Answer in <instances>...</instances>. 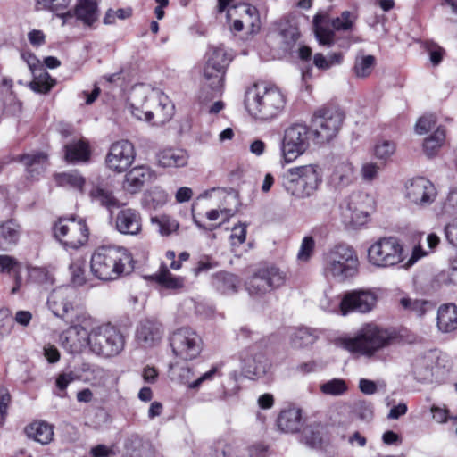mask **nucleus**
Here are the masks:
<instances>
[{
  "instance_id": "15",
  "label": "nucleus",
  "mask_w": 457,
  "mask_h": 457,
  "mask_svg": "<svg viewBox=\"0 0 457 457\" xmlns=\"http://www.w3.org/2000/svg\"><path fill=\"white\" fill-rule=\"evenodd\" d=\"M170 344L173 353L185 361L195 359L203 349L201 337L190 328H181L174 331L170 337Z\"/></svg>"
},
{
  "instance_id": "62",
  "label": "nucleus",
  "mask_w": 457,
  "mask_h": 457,
  "mask_svg": "<svg viewBox=\"0 0 457 457\" xmlns=\"http://www.w3.org/2000/svg\"><path fill=\"white\" fill-rule=\"evenodd\" d=\"M414 374L420 381L428 380L432 377V370L428 366H424V361H418L414 365Z\"/></svg>"
},
{
  "instance_id": "55",
  "label": "nucleus",
  "mask_w": 457,
  "mask_h": 457,
  "mask_svg": "<svg viewBox=\"0 0 457 457\" xmlns=\"http://www.w3.org/2000/svg\"><path fill=\"white\" fill-rule=\"evenodd\" d=\"M314 246L315 241L312 237H303L300 250L297 253L298 260L302 262H307L313 253Z\"/></svg>"
},
{
  "instance_id": "44",
  "label": "nucleus",
  "mask_w": 457,
  "mask_h": 457,
  "mask_svg": "<svg viewBox=\"0 0 457 457\" xmlns=\"http://www.w3.org/2000/svg\"><path fill=\"white\" fill-rule=\"evenodd\" d=\"M396 144L394 141L381 139L376 142L373 147L374 156L380 162L386 163L395 154Z\"/></svg>"
},
{
  "instance_id": "61",
  "label": "nucleus",
  "mask_w": 457,
  "mask_h": 457,
  "mask_svg": "<svg viewBox=\"0 0 457 457\" xmlns=\"http://www.w3.org/2000/svg\"><path fill=\"white\" fill-rule=\"evenodd\" d=\"M246 238V226L245 224L236 225L232 228V233L230 235V240L232 245H242Z\"/></svg>"
},
{
  "instance_id": "47",
  "label": "nucleus",
  "mask_w": 457,
  "mask_h": 457,
  "mask_svg": "<svg viewBox=\"0 0 457 457\" xmlns=\"http://www.w3.org/2000/svg\"><path fill=\"white\" fill-rule=\"evenodd\" d=\"M86 267V261L81 258L73 260L71 263V279L75 286H83L87 283Z\"/></svg>"
},
{
  "instance_id": "35",
  "label": "nucleus",
  "mask_w": 457,
  "mask_h": 457,
  "mask_svg": "<svg viewBox=\"0 0 457 457\" xmlns=\"http://www.w3.org/2000/svg\"><path fill=\"white\" fill-rule=\"evenodd\" d=\"M375 65L376 58L373 55L360 51L354 59L353 72L358 79H366L372 73Z\"/></svg>"
},
{
  "instance_id": "23",
  "label": "nucleus",
  "mask_w": 457,
  "mask_h": 457,
  "mask_svg": "<svg viewBox=\"0 0 457 457\" xmlns=\"http://www.w3.org/2000/svg\"><path fill=\"white\" fill-rule=\"evenodd\" d=\"M164 328L161 322L154 319L141 320L136 330V340L144 348H152L162 339Z\"/></svg>"
},
{
  "instance_id": "38",
  "label": "nucleus",
  "mask_w": 457,
  "mask_h": 457,
  "mask_svg": "<svg viewBox=\"0 0 457 457\" xmlns=\"http://www.w3.org/2000/svg\"><path fill=\"white\" fill-rule=\"evenodd\" d=\"M331 179L337 186L345 187L351 184L354 179V169L349 161L337 163L333 170Z\"/></svg>"
},
{
  "instance_id": "50",
  "label": "nucleus",
  "mask_w": 457,
  "mask_h": 457,
  "mask_svg": "<svg viewBox=\"0 0 457 457\" xmlns=\"http://www.w3.org/2000/svg\"><path fill=\"white\" fill-rule=\"evenodd\" d=\"M320 389L326 395H340L347 390V386L343 379L334 378L321 385Z\"/></svg>"
},
{
  "instance_id": "14",
  "label": "nucleus",
  "mask_w": 457,
  "mask_h": 457,
  "mask_svg": "<svg viewBox=\"0 0 457 457\" xmlns=\"http://www.w3.org/2000/svg\"><path fill=\"white\" fill-rule=\"evenodd\" d=\"M55 237L68 248L78 249L85 245L88 238L86 223L75 218H62L54 227Z\"/></svg>"
},
{
  "instance_id": "60",
  "label": "nucleus",
  "mask_w": 457,
  "mask_h": 457,
  "mask_svg": "<svg viewBox=\"0 0 457 457\" xmlns=\"http://www.w3.org/2000/svg\"><path fill=\"white\" fill-rule=\"evenodd\" d=\"M71 0H37V4L42 8L49 9L52 12H58L67 8Z\"/></svg>"
},
{
  "instance_id": "26",
  "label": "nucleus",
  "mask_w": 457,
  "mask_h": 457,
  "mask_svg": "<svg viewBox=\"0 0 457 457\" xmlns=\"http://www.w3.org/2000/svg\"><path fill=\"white\" fill-rule=\"evenodd\" d=\"M89 332L80 325L71 326L61 336L62 345L71 353L80 352L88 345Z\"/></svg>"
},
{
  "instance_id": "27",
  "label": "nucleus",
  "mask_w": 457,
  "mask_h": 457,
  "mask_svg": "<svg viewBox=\"0 0 457 457\" xmlns=\"http://www.w3.org/2000/svg\"><path fill=\"white\" fill-rule=\"evenodd\" d=\"M115 228L123 235L136 236L139 234L142 229L139 212L131 208L120 211L115 218Z\"/></svg>"
},
{
  "instance_id": "20",
  "label": "nucleus",
  "mask_w": 457,
  "mask_h": 457,
  "mask_svg": "<svg viewBox=\"0 0 457 457\" xmlns=\"http://www.w3.org/2000/svg\"><path fill=\"white\" fill-rule=\"evenodd\" d=\"M21 58L27 63L33 74V79L29 83V87L38 94H46L54 86L55 80L40 66V61L31 52L23 51Z\"/></svg>"
},
{
  "instance_id": "59",
  "label": "nucleus",
  "mask_w": 457,
  "mask_h": 457,
  "mask_svg": "<svg viewBox=\"0 0 457 457\" xmlns=\"http://www.w3.org/2000/svg\"><path fill=\"white\" fill-rule=\"evenodd\" d=\"M440 279L445 284L457 286V256L451 262L449 268L442 271Z\"/></svg>"
},
{
  "instance_id": "46",
  "label": "nucleus",
  "mask_w": 457,
  "mask_h": 457,
  "mask_svg": "<svg viewBox=\"0 0 457 457\" xmlns=\"http://www.w3.org/2000/svg\"><path fill=\"white\" fill-rule=\"evenodd\" d=\"M445 138V131L438 127L433 134L424 140L423 148L428 156H433L442 146Z\"/></svg>"
},
{
  "instance_id": "28",
  "label": "nucleus",
  "mask_w": 457,
  "mask_h": 457,
  "mask_svg": "<svg viewBox=\"0 0 457 457\" xmlns=\"http://www.w3.org/2000/svg\"><path fill=\"white\" fill-rule=\"evenodd\" d=\"M157 162L163 168H180L188 162L187 151L180 148H166L156 155Z\"/></svg>"
},
{
  "instance_id": "2",
  "label": "nucleus",
  "mask_w": 457,
  "mask_h": 457,
  "mask_svg": "<svg viewBox=\"0 0 457 457\" xmlns=\"http://www.w3.org/2000/svg\"><path fill=\"white\" fill-rule=\"evenodd\" d=\"M133 269L132 255L124 247L103 245L97 247L91 255V273L100 280L117 279L130 273Z\"/></svg>"
},
{
  "instance_id": "40",
  "label": "nucleus",
  "mask_w": 457,
  "mask_h": 457,
  "mask_svg": "<svg viewBox=\"0 0 457 457\" xmlns=\"http://www.w3.org/2000/svg\"><path fill=\"white\" fill-rule=\"evenodd\" d=\"M216 372L217 368L212 367L209 371L204 373L195 380H193L194 374L192 370L188 367H185L180 369L179 378L181 381L184 384H186L189 388L196 389L201 386L203 382L212 379Z\"/></svg>"
},
{
  "instance_id": "56",
  "label": "nucleus",
  "mask_w": 457,
  "mask_h": 457,
  "mask_svg": "<svg viewBox=\"0 0 457 457\" xmlns=\"http://www.w3.org/2000/svg\"><path fill=\"white\" fill-rule=\"evenodd\" d=\"M132 14V11L130 8H120L116 11L112 9L107 10L104 17V23L105 25H112L115 23L116 18L120 20H125L129 17H130Z\"/></svg>"
},
{
  "instance_id": "52",
  "label": "nucleus",
  "mask_w": 457,
  "mask_h": 457,
  "mask_svg": "<svg viewBox=\"0 0 457 457\" xmlns=\"http://www.w3.org/2000/svg\"><path fill=\"white\" fill-rule=\"evenodd\" d=\"M380 170V165L376 162H365L361 168V177L365 182H372L378 177Z\"/></svg>"
},
{
  "instance_id": "16",
  "label": "nucleus",
  "mask_w": 457,
  "mask_h": 457,
  "mask_svg": "<svg viewBox=\"0 0 457 457\" xmlns=\"http://www.w3.org/2000/svg\"><path fill=\"white\" fill-rule=\"evenodd\" d=\"M437 195L435 185L425 177H415L404 185V198L411 204L420 209L431 205Z\"/></svg>"
},
{
  "instance_id": "34",
  "label": "nucleus",
  "mask_w": 457,
  "mask_h": 457,
  "mask_svg": "<svg viewBox=\"0 0 457 457\" xmlns=\"http://www.w3.org/2000/svg\"><path fill=\"white\" fill-rule=\"evenodd\" d=\"M20 237V226L13 220L0 225V250L6 251L17 244Z\"/></svg>"
},
{
  "instance_id": "53",
  "label": "nucleus",
  "mask_w": 457,
  "mask_h": 457,
  "mask_svg": "<svg viewBox=\"0 0 457 457\" xmlns=\"http://www.w3.org/2000/svg\"><path fill=\"white\" fill-rule=\"evenodd\" d=\"M436 123V119L433 114H427L420 117L415 124V132L418 135H424L432 129Z\"/></svg>"
},
{
  "instance_id": "10",
  "label": "nucleus",
  "mask_w": 457,
  "mask_h": 457,
  "mask_svg": "<svg viewBox=\"0 0 457 457\" xmlns=\"http://www.w3.org/2000/svg\"><path fill=\"white\" fill-rule=\"evenodd\" d=\"M287 280L286 273L274 265L259 268L245 282L250 295L261 296L282 287Z\"/></svg>"
},
{
  "instance_id": "9",
  "label": "nucleus",
  "mask_w": 457,
  "mask_h": 457,
  "mask_svg": "<svg viewBox=\"0 0 457 457\" xmlns=\"http://www.w3.org/2000/svg\"><path fill=\"white\" fill-rule=\"evenodd\" d=\"M404 250L396 237H382L368 249V260L378 268H388L403 262Z\"/></svg>"
},
{
  "instance_id": "54",
  "label": "nucleus",
  "mask_w": 457,
  "mask_h": 457,
  "mask_svg": "<svg viewBox=\"0 0 457 457\" xmlns=\"http://www.w3.org/2000/svg\"><path fill=\"white\" fill-rule=\"evenodd\" d=\"M32 280L42 285H51L54 282L52 275L45 268L35 267L29 270Z\"/></svg>"
},
{
  "instance_id": "36",
  "label": "nucleus",
  "mask_w": 457,
  "mask_h": 457,
  "mask_svg": "<svg viewBox=\"0 0 457 457\" xmlns=\"http://www.w3.org/2000/svg\"><path fill=\"white\" fill-rule=\"evenodd\" d=\"M54 178L58 186L83 192L86 179L78 170L59 173Z\"/></svg>"
},
{
  "instance_id": "33",
  "label": "nucleus",
  "mask_w": 457,
  "mask_h": 457,
  "mask_svg": "<svg viewBox=\"0 0 457 457\" xmlns=\"http://www.w3.org/2000/svg\"><path fill=\"white\" fill-rule=\"evenodd\" d=\"M25 432L28 437L42 445L49 444L54 436V428L45 421H36L29 425Z\"/></svg>"
},
{
  "instance_id": "64",
  "label": "nucleus",
  "mask_w": 457,
  "mask_h": 457,
  "mask_svg": "<svg viewBox=\"0 0 457 457\" xmlns=\"http://www.w3.org/2000/svg\"><path fill=\"white\" fill-rule=\"evenodd\" d=\"M77 379V376L72 371L61 373L56 378V386L64 391L67 386Z\"/></svg>"
},
{
  "instance_id": "42",
  "label": "nucleus",
  "mask_w": 457,
  "mask_h": 457,
  "mask_svg": "<svg viewBox=\"0 0 457 457\" xmlns=\"http://www.w3.org/2000/svg\"><path fill=\"white\" fill-rule=\"evenodd\" d=\"M156 282L164 288L170 290H179L184 287V279L180 277H176L170 270L162 266L159 272L154 276Z\"/></svg>"
},
{
  "instance_id": "48",
  "label": "nucleus",
  "mask_w": 457,
  "mask_h": 457,
  "mask_svg": "<svg viewBox=\"0 0 457 457\" xmlns=\"http://www.w3.org/2000/svg\"><path fill=\"white\" fill-rule=\"evenodd\" d=\"M21 161L27 167L29 173H39L46 163L47 156L43 153H37L24 155L21 157Z\"/></svg>"
},
{
  "instance_id": "7",
  "label": "nucleus",
  "mask_w": 457,
  "mask_h": 457,
  "mask_svg": "<svg viewBox=\"0 0 457 457\" xmlns=\"http://www.w3.org/2000/svg\"><path fill=\"white\" fill-rule=\"evenodd\" d=\"M230 59L222 46L211 48L203 72L200 98L207 100L217 96L223 87L225 71Z\"/></svg>"
},
{
  "instance_id": "17",
  "label": "nucleus",
  "mask_w": 457,
  "mask_h": 457,
  "mask_svg": "<svg viewBox=\"0 0 457 457\" xmlns=\"http://www.w3.org/2000/svg\"><path fill=\"white\" fill-rule=\"evenodd\" d=\"M372 199L363 193L352 194L341 206L342 220L346 226L359 227L367 221Z\"/></svg>"
},
{
  "instance_id": "11",
  "label": "nucleus",
  "mask_w": 457,
  "mask_h": 457,
  "mask_svg": "<svg viewBox=\"0 0 457 457\" xmlns=\"http://www.w3.org/2000/svg\"><path fill=\"white\" fill-rule=\"evenodd\" d=\"M311 137V130L306 125L295 123L289 126L284 132L281 144V156L285 162H293L303 154L309 148Z\"/></svg>"
},
{
  "instance_id": "29",
  "label": "nucleus",
  "mask_w": 457,
  "mask_h": 457,
  "mask_svg": "<svg viewBox=\"0 0 457 457\" xmlns=\"http://www.w3.org/2000/svg\"><path fill=\"white\" fill-rule=\"evenodd\" d=\"M278 426L285 433H296L300 431L303 426L301 410L290 408L282 411L278 418Z\"/></svg>"
},
{
  "instance_id": "13",
  "label": "nucleus",
  "mask_w": 457,
  "mask_h": 457,
  "mask_svg": "<svg viewBox=\"0 0 457 457\" xmlns=\"http://www.w3.org/2000/svg\"><path fill=\"white\" fill-rule=\"evenodd\" d=\"M333 29L328 27L329 20L328 14L317 13L313 18L314 33L320 45L332 46L335 43V30L347 31L353 25L352 13L349 11H344L339 17L330 21Z\"/></svg>"
},
{
  "instance_id": "22",
  "label": "nucleus",
  "mask_w": 457,
  "mask_h": 457,
  "mask_svg": "<svg viewBox=\"0 0 457 457\" xmlns=\"http://www.w3.org/2000/svg\"><path fill=\"white\" fill-rule=\"evenodd\" d=\"M377 301V295L370 290L352 291L345 294L340 302V311L343 315L349 312L367 313L375 307Z\"/></svg>"
},
{
  "instance_id": "49",
  "label": "nucleus",
  "mask_w": 457,
  "mask_h": 457,
  "mask_svg": "<svg viewBox=\"0 0 457 457\" xmlns=\"http://www.w3.org/2000/svg\"><path fill=\"white\" fill-rule=\"evenodd\" d=\"M300 33L298 28L293 24L287 23L280 30L282 42L285 44L286 49H290L298 40Z\"/></svg>"
},
{
  "instance_id": "25",
  "label": "nucleus",
  "mask_w": 457,
  "mask_h": 457,
  "mask_svg": "<svg viewBox=\"0 0 457 457\" xmlns=\"http://www.w3.org/2000/svg\"><path fill=\"white\" fill-rule=\"evenodd\" d=\"M57 15L63 19V24L69 18L76 17L84 26L91 27L99 17L97 0H78L72 12Z\"/></svg>"
},
{
  "instance_id": "21",
  "label": "nucleus",
  "mask_w": 457,
  "mask_h": 457,
  "mask_svg": "<svg viewBox=\"0 0 457 457\" xmlns=\"http://www.w3.org/2000/svg\"><path fill=\"white\" fill-rule=\"evenodd\" d=\"M75 298V291L70 287H60L54 289L48 296L47 303L53 313L65 320L72 323L71 312L73 311L72 303Z\"/></svg>"
},
{
  "instance_id": "37",
  "label": "nucleus",
  "mask_w": 457,
  "mask_h": 457,
  "mask_svg": "<svg viewBox=\"0 0 457 457\" xmlns=\"http://www.w3.org/2000/svg\"><path fill=\"white\" fill-rule=\"evenodd\" d=\"M212 285L222 294L236 293L240 285V279L234 274L220 272L213 278Z\"/></svg>"
},
{
  "instance_id": "51",
  "label": "nucleus",
  "mask_w": 457,
  "mask_h": 457,
  "mask_svg": "<svg viewBox=\"0 0 457 457\" xmlns=\"http://www.w3.org/2000/svg\"><path fill=\"white\" fill-rule=\"evenodd\" d=\"M320 428V425L311 426L305 428L303 431V440L305 444L311 447L320 446L322 442Z\"/></svg>"
},
{
  "instance_id": "3",
  "label": "nucleus",
  "mask_w": 457,
  "mask_h": 457,
  "mask_svg": "<svg viewBox=\"0 0 457 457\" xmlns=\"http://www.w3.org/2000/svg\"><path fill=\"white\" fill-rule=\"evenodd\" d=\"M285 96L275 87L253 85L245 96V106L251 116L261 120H270L277 117L284 109Z\"/></svg>"
},
{
  "instance_id": "32",
  "label": "nucleus",
  "mask_w": 457,
  "mask_h": 457,
  "mask_svg": "<svg viewBox=\"0 0 457 457\" xmlns=\"http://www.w3.org/2000/svg\"><path fill=\"white\" fill-rule=\"evenodd\" d=\"M237 199L234 194H227L223 198V203L220 205V219L221 221L218 225H211L209 227L203 226L199 221L195 220V223L196 226L202 229L212 231L215 228H219L221 223L228 221L231 217H233L237 212Z\"/></svg>"
},
{
  "instance_id": "24",
  "label": "nucleus",
  "mask_w": 457,
  "mask_h": 457,
  "mask_svg": "<svg viewBox=\"0 0 457 457\" xmlns=\"http://www.w3.org/2000/svg\"><path fill=\"white\" fill-rule=\"evenodd\" d=\"M155 171L147 165H137L129 170L123 179L122 188L129 194H137L147 183L154 180Z\"/></svg>"
},
{
  "instance_id": "41",
  "label": "nucleus",
  "mask_w": 457,
  "mask_h": 457,
  "mask_svg": "<svg viewBox=\"0 0 457 457\" xmlns=\"http://www.w3.org/2000/svg\"><path fill=\"white\" fill-rule=\"evenodd\" d=\"M317 336L308 328H298L290 336L292 347L301 349L315 343Z\"/></svg>"
},
{
  "instance_id": "63",
  "label": "nucleus",
  "mask_w": 457,
  "mask_h": 457,
  "mask_svg": "<svg viewBox=\"0 0 457 457\" xmlns=\"http://www.w3.org/2000/svg\"><path fill=\"white\" fill-rule=\"evenodd\" d=\"M445 234L448 242L457 247V217L445 226Z\"/></svg>"
},
{
  "instance_id": "8",
  "label": "nucleus",
  "mask_w": 457,
  "mask_h": 457,
  "mask_svg": "<svg viewBox=\"0 0 457 457\" xmlns=\"http://www.w3.org/2000/svg\"><path fill=\"white\" fill-rule=\"evenodd\" d=\"M124 337L113 326L101 325L91 329L88 347L98 356L110 358L118 355L124 348Z\"/></svg>"
},
{
  "instance_id": "45",
  "label": "nucleus",
  "mask_w": 457,
  "mask_h": 457,
  "mask_svg": "<svg viewBox=\"0 0 457 457\" xmlns=\"http://www.w3.org/2000/svg\"><path fill=\"white\" fill-rule=\"evenodd\" d=\"M151 222L155 226L156 230L163 237L170 236L179 228L178 221L165 214L152 217Z\"/></svg>"
},
{
  "instance_id": "30",
  "label": "nucleus",
  "mask_w": 457,
  "mask_h": 457,
  "mask_svg": "<svg viewBox=\"0 0 457 457\" xmlns=\"http://www.w3.org/2000/svg\"><path fill=\"white\" fill-rule=\"evenodd\" d=\"M437 328L444 333L457 329V307L453 303L444 304L437 311Z\"/></svg>"
},
{
  "instance_id": "4",
  "label": "nucleus",
  "mask_w": 457,
  "mask_h": 457,
  "mask_svg": "<svg viewBox=\"0 0 457 457\" xmlns=\"http://www.w3.org/2000/svg\"><path fill=\"white\" fill-rule=\"evenodd\" d=\"M322 183V170L315 163L295 166L282 176V187L296 200L312 197Z\"/></svg>"
},
{
  "instance_id": "12",
  "label": "nucleus",
  "mask_w": 457,
  "mask_h": 457,
  "mask_svg": "<svg viewBox=\"0 0 457 457\" xmlns=\"http://www.w3.org/2000/svg\"><path fill=\"white\" fill-rule=\"evenodd\" d=\"M343 122V115L335 110H319L311 122V135L315 144L330 141L339 131Z\"/></svg>"
},
{
  "instance_id": "43",
  "label": "nucleus",
  "mask_w": 457,
  "mask_h": 457,
  "mask_svg": "<svg viewBox=\"0 0 457 457\" xmlns=\"http://www.w3.org/2000/svg\"><path fill=\"white\" fill-rule=\"evenodd\" d=\"M89 195L92 201L98 203L109 210L120 207L119 200L112 195V192L106 188L96 187L90 191Z\"/></svg>"
},
{
  "instance_id": "6",
  "label": "nucleus",
  "mask_w": 457,
  "mask_h": 457,
  "mask_svg": "<svg viewBox=\"0 0 457 457\" xmlns=\"http://www.w3.org/2000/svg\"><path fill=\"white\" fill-rule=\"evenodd\" d=\"M395 338L393 333L374 324L364 325L354 337L339 339V345L350 353L370 357L388 346Z\"/></svg>"
},
{
  "instance_id": "5",
  "label": "nucleus",
  "mask_w": 457,
  "mask_h": 457,
  "mask_svg": "<svg viewBox=\"0 0 457 457\" xmlns=\"http://www.w3.org/2000/svg\"><path fill=\"white\" fill-rule=\"evenodd\" d=\"M358 270V255L350 245H336L323 254L322 273L328 279L345 282L353 278Z\"/></svg>"
},
{
  "instance_id": "1",
  "label": "nucleus",
  "mask_w": 457,
  "mask_h": 457,
  "mask_svg": "<svg viewBox=\"0 0 457 457\" xmlns=\"http://www.w3.org/2000/svg\"><path fill=\"white\" fill-rule=\"evenodd\" d=\"M130 113L139 120L163 124L174 114V105L163 92L145 85L133 87L128 97Z\"/></svg>"
},
{
  "instance_id": "31",
  "label": "nucleus",
  "mask_w": 457,
  "mask_h": 457,
  "mask_svg": "<svg viewBox=\"0 0 457 457\" xmlns=\"http://www.w3.org/2000/svg\"><path fill=\"white\" fill-rule=\"evenodd\" d=\"M65 160L69 162H86L90 158L88 143L84 139L72 141L65 145Z\"/></svg>"
},
{
  "instance_id": "58",
  "label": "nucleus",
  "mask_w": 457,
  "mask_h": 457,
  "mask_svg": "<svg viewBox=\"0 0 457 457\" xmlns=\"http://www.w3.org/2000/svg\"><path fill=\"white\" fill-rule=\"evenodd\" d=\"M354 411L363 420H370L373 417V405L366 401H359L354 405Z\"/></svg>"
},
{
  "instance_id": "57",
  "label": "nucleus",
  "mask_w": 457,
  "mask_h": 457,
  "mask_svg": "<svg viewBox=\"0 0 457 457\" xmlns=\"http://www.w3.org/2000/svg\"><path fill=\"white\" fill-rule=\"evenodd\" d=\"M244 20L246 24L252 27L253 33L257 32L260 29V21L257 13V9L251 5L244 6Z\"/></svg>"
},
{
  "instance_id": "19",
  "label": "nucleus",
  "mask_w": 457,
  "mask_h": 457,
  "mask_svg": "<svg viewBox=\"0 0 457 457\" xmlns=\"http://www.w3.org/2000/svg\"><path fill=\"white\" fill-rule=\"evenodd\" d=\"M136 158L133 144L128 140H119L110 146L105 157L107 167L117 173L125 171Z\"/></svg>"
},
{
  "instance_id": "39",
  "label": "nucleus",
  "mask_w": 457,
  "mask_h": 457,
  "mask_svg": "<svg viewBox=\"0 0 457 457\" xmlns=\"http://www.w3.org/2000/svg\"><path fill=\"white\" fill-rule=\"evenodd\" d=\"M400 304L404 309L418 317L424 316L427 312H431L435 308V304L424 299H411L410 297H403L400 299Z\"/></svg>"
},
{
  "instance_id": "18",
  "label": "nucleus",
  "mask_w": 457,
  "mask_h": 457,
  "mask_svg": "<svg viewBox=\"0 0 457 457\" xmlns=\"http://www.w3.org/2000/svg\"><path fill=\"white\" fill-rule=\"evenodd\" d=\"M238 358L242 372L249 378H260L270 368V361L257 345L243 349Z\"/></svg>"
}]
</instances>
